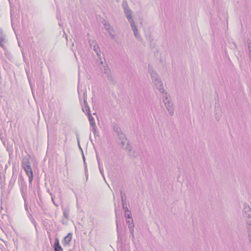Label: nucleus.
I'll list each match as a JSON object with an SVG mask.
<instances>
[{
    "label": "nucleus",
    "instance_id": "obj_34",
    "mask_svg": "<svg viewBox=\"0 0 251 251\" xmlns=\"http://www.w3.org/2000/svg\"><path fill=\"white\" fill-rule=\"evenodd\" d=\"M128 22L130 23V25H131L132 28H133V27L136 26L135 24V23H134V21L133 19L131 20L130 21H128Z\"/></svg>",
    "mask_w": 251,
    "mask_h": 251
},
{
    "label": "nucleus",
    "instance_id": "obj_49",
    "mask_svg": "<svg viewBox=\"0 0 251 251\" xmlns=\"http://www.w3.org/2000/svg\"><path fill=\"white\" fill-rule=\"evenodd\" d=\"M108 26H109V25H108ZM105 28H106V30H107L109 32H110V28L109 27H105Z\"/></svg>",
    "mask_w": 251,
    "mask_h": 251
},
{
    "label": "nucleus",
    "instance_id": "obj_24",
    "mask_svg": "<svg viewBox=\"0 0 251 251\" xmlns=\"http://www.w3.org/2000/svg\"><path fill=\"white\" fill-rule=\"evenodd\" d=\"M165 96H164L163 97V101L164 104L170 101L168 98V94H167V93H165Z\"/></svg>",
    "mask_w": 251,
    "mask_h": 251
},
{
    "label": "nucleus",
    "instance_id": "obj_47",
    "mask_svg": "<svg viewBox=\"0 0 251 251\" xmlns=\"http://www.w3.org/2000/svg\"><path fill=\"white\" fill-rule=\"evenodd\" d=\"M126 223H127V224L128 225L129 224H130V223H131V220H130V219H129V220H126Z\"/></svg>",
    "mask_w": 251,
    "mask_h": 251
},
{
    "label": "nucleus",
    "instance_id": "obj_21",
    "mask_svg": "<svg viewBox=\"0 0 251 251\" xmlns=\"http://www.w3.org/2000/svg\"><path fill=\"white\" fill-rule=\"evenodd\" d=\"M82 110L84 112L86 113L87 115H89V113H91L90 109L89 106H85L82 108Z\"/></svg>",
    "mask_w": 251,
    "mask_h": 251
},
{
    "label": "nucleus",
    "instance_id": "obj_28",
    "mask_svg": "<svg viewBox=\"0 0 251 251\" xmlns=\"http://www.w3.org/2000/svg\"><path fill=\"white\" fill-rule=\"evenodd\" d=\"M124 150H127L128 151H131V146L129 145L128 143H126V147L124 148Z\"/></svg>",
    "mask_w": 251,
    "mask_h": 251
},
{
    "label": "nucleus",
    "instance_id": "obj_17",
    "mask_svg": "<svg viewBox=\"0 0 251 251\" xmlns=\"http://www.w3.org/2000/svg\"><path fill=\"white\" fill-rule=\"evenodd\" d=\"M16 178L17 176L15 175L14 171H13L12 176L10 180L9 183L10 184L13 185L16 181Z\"/></svg>",
    "mask_w": 251,
    "mask_h": 251
},
{
    "label": "nucleus",
    "instance_id": "obj_55",
    "mask_svg": "<svg viewBox=\"0 0 251 251\" xmlns=\"http://www.w3.org/2000/svg\"><path fill=\"white\" fill-rule=\"evenodd\" d=\"M47 191L49 193H50V192L49 189H47Z\"/></svg>",
    "mask_w": 251,
    "mask_h": 251
},
{
    "label": "nucleus",
    "instance_id": "obj_35",
    "mask_svg": "<svg viewBox=\"0 0 251 251\" xmlns=\"http://www.w3.org/2000/svg\"><path fill=\"white\" fill-rule=\"evenodd\" d=\"M126 17L128 21H130L131 20H132L131 17V13H128V14H126Z\"/></svg>",
    "mask_w": 251,
    "mask_h": 251
},
{
    "label": "nucleus",
    "instance_id": "obj_48",
    "mask_svg": "<svg viewBox=\"0 0 251 251\" xmlns=\"http://www.w3.org/2000/svg\"><path fill=\"white\" fill-rule=\"evenodd\" d=\"M134 232H132V233H130L131 234V236L132 237V238L133 239L134 238V233H133Z\"/></svg>",
    "mask_w": 251,
    "mask_h": 251
},
{
    "label": "nucleus",
    "instance_id": "obj_52",
    "mask_svg": "<svg viewBox=\"0 0 251 251\" xmlns=\"http://www.w3.org/2000/svg\"><path fill=\"white\" fill-rule=\"evenodd\" d=\"M109 34H110V35L111 36V38H113L114 37V35L111 34V33L110 32H109Z\"/></svg>",
    "mask_w": 251,
    "mask_h": 251
},
{
    "label": "nucleus",
    "instance_id": "obj_36",
    "mask_svg": "<svg viewBox=\"0 0 251 251\" xmlns=\"http://www.w3.org/2000/svg\"><path fill=\"white\" fill-rule=\"evenodd\" d=\"M98 164H99V170H100V173L101 174V175L103 176V177H104V174H103V169L100 167L99 162H98Z\"/></svg>",
    "mask_w": 251,
    "mask_h": 251
},
{
    "label": "nucleus",
    "instance_id": "obj_27",
    "mask_svg": "<svg viewBox=\"0 0 251 251\" xmlns=\"http://www.w3.org/2000/svg\"><path fill=\"white\" fill-rule=\"evenodd\" d=\"M122 204L123 209L124 210L125 212L128 211V209L127 207V205L126 203V202H123V203H122Z\"/></svg>",
    "mask_w": 251,
    "mask_h": 251
},
{
    "label": "nucleus",
    "instance_id": "obj_6",
    "mask_svg": "<svg viewBox=\"0 0 251 251\" xmlns=\"http://www.w3.org/2000/svg\"><path fill=\"white\" fill-rule=\"evenodd\" d=\"M114 130L116 133L117 136L119 137V139H126V136L125 134H124L121 130V128L117 126H114Z\"/></svg>",
    "mask_w": 251,
    "mask_h": 251
},
{
    "label": "nucleus",
    "instance_id": "obj_3",
    "mask_svg": "<svg viewBox=\"0 0 251 251\" xmlns=\"http://www.w3.org/2000/svg\"><path fill=\"white\" fill-rule=\"evenodd\" d=\"M115 212L116 216V227H117V231L118 233V238L120 239V230L122 229V223L120 220V212L118 210V208L115 206Z\"/></svg>",
    "mask_w": 251,
    "mask_h": 251
},
{
    "label": "nucleus",
    "instance_id": "obj_56",
    "mask_svg": "<svg viewBox=\"0 0 251 251\" xmlns=\"http://www.w3.org/2000/svg\"><path fill=\"white\" fill-rule=\"evenodd\" d=\"M117 2H118L119 1V0H116Z\"/></svg>",
    "mask_w": 251,
    "mask_h": 251
},
{
    "label": "nucleus",
    "instance_id": "obj_22",
    "mask_svg": "<svg viewBox=\"0 0 251 251\" xmlns=\"http://www.w3.org/2000/svg\"><path fill=\"white\" fill-rule=\"evenodd\" d=\"M91 127L92 128V131L95 136L98 135V131L97 130L96 125L92 126Z\"/></svg>",
    "mask_w": 251,
    "mask_h": 251
},
{
    "label": "nucleus",
    "instance_id": "obj_51",
    "mask_svg": "<svg viewBox=\"0 0 251 251\" xmlns=\"http://www.w3.org/2000/svg\"><path fill=\"white\" fill-rule=\"evenodd\" d=\"M109 34H110V35L111 36V38H113L114 37V35L111 34V33L110 32H109Z\"/></svg>",
    "mask_w": 251,
    "mask_h": 251
},
{
    "label": "nucleus",
    "instance_id": "obj_32",
    "mask_svg": "<svg viewBox=\"0 0 251 251\" xmlns=\"http://www.w3.org/2000/svg\"><path fill=\"white\" fill-rule=\"evenodd\" d=\"M124 12L126 14H128V13H131V10L129 9V7L126 8H125L124 9Z\"/></svg>",
    "mask_w": 251,
    "mask_h": 251
},
{
    "label": "nucleus",
    "instance_id": "obj_44",
    "mask_svg": "<svg viewBox=\"0 0 251 251\" xmlns=\"http://www.w3.org/2000/svg\"><path fill=\"white\" fill-rule=\"evenodd\" d=\"M81 154H82V158H83V161L85 160V156H84V155L83 151H82Z\"/></svg>",
    "mask_w": 251,
    "mask_h": 251
},
{
    "label": "nucleus",
    "instance_id": "obj_20",
    "mask_svg": "<svg viewBox=\"0 0 251 251\" xmlns=\"http://www.w3.org/2000/svg\"><path fill=\"white\" fill-rule=\"evenodd\" d=\"M83 101H84V104L85 106H89L87 102V92L86 90H85L83 93Z\"/></svg>",
    "mask_w": 251,
    "mask_h": 251
},
{
    "label": "nucleus",
    "instance_id": "obj_25",
    "mask_svg": "<svg viewBox=\"0 0 251 251\" xmlns=\"http://www.w3.org/2000/svg\"><path fill=\"white\" fill-rule=\"evenodd\" d=\"M139 154H140V152L139 151L135 150V151H133L132 154H130V155H131L133 157L136 158L139 156Z\"/></svg>",
    "mask_w": 251,
    "mask_h": 251
},
{
    "label": "nucleus",
    "instance_id": "obj_31",
    "mask_svg": "<svg viewBox=\"0 0 251 251\" xmlns=\"http://www.w3.org/2000/svg\"><path fill=\"white\" fill-rule=\"evenodd\" d=\"M21 193H22V197L24 200V202H25V201H26V202L27 201V199H26V194L25 193L23 192L22 190H21Z\"/></svg>",
    "mask_w": 251,
    "mask_h": 251
},
{
    "label": "nucleus",
    "instance_id": "obj_41",
    "mask_svg": "<svg viewBox=\"0 0 251 251\" xmlns=\"http://www.w3.org/2000/svg\"><path fill=\"white\" fill-rule=\"evenodd\" d=\"M5 50V54L6 56H7L8 55H9V52L7 50V48H6V50Z\"/></svg>",
    "mask_w": 251,
    "mask_h": 251
},
{
    "label": "nucleus",
    "instance_id": "obj_38",
    "mask_svg": "<svg viewBox=\"0 0 251 251\" xmlns=\"http://www.w3.org/2000/svg\"><path fill=\"white\" fill-rule=\"evenodd\" d=\"M111 72L110 71H109V72H107V73H105V75H104V76L103 77H105V78H107V77H108V76L111 74Z\"/></svg>",
    "mask_w": 251,
    "mask_h": 251
},
{
    "label": "nucleus",
    "instance_id": "obj_39",
    "mask_svg": "<svg viewBox=\"0 0 251 251\" xmlns=\"http://www.w3.org/2000/svg\"><path fill=\"white\" fill-rule=\"evenodd\" d=\"M248 47H249V51L250 52V54H251V42H250L248 43Z\"/></svg>",
    "mask_w": 251,
    "mask_h": 251
},
{
    "label": "nucleus",
    "instance_id": "obj_37",
    "mask_svg": "<svg viewBox=\"0 0 251 251\" xmlns=\"http://www.w3.org/2000/svg\"><path fill=\"white\" fill-rule=\"evenodd\" d=\"M111 72L110 71H109V72H107V73H105V75H104V76L103 77H105V78H107V77H108V76L111 74Z\"/></svg>",
    "mask_w": 251,
    "mask_h": 251
},
{
    "label": "nucleus",
    "instance_id": "obj_12",
    "mask_svg": "<svg viewBox=\"0 0 251 251\" xmlns=\"http://www.w3.org/2000/svg\"><path fill=\"white\" fill-rule=\"evenodd\" d=\"M63 212V215L64 217L68 219L69 217V212H70V209L69 207H66L65 208H63L62 209Z\"/></svg>",
    "mask_w": 251,
    "mask_h": 251
},
{
    "label": "nucleus",
    "instance_id": "obj_16",
    "mask_svg": "<svg viewBox=\"0 0 251 251\" xmlns=\"http://www.w3.org/2000/svg\"><path fill=\"white\" fill-rule=\"evenodd\" d=\"M134 225L133 223V219H131L130 224L128 225V227L129 228L130 233H132V232H134Z\"/></svg>",
    "mask_w": 251,
    "mask_h": 251
},
{
    "label": "nucleus",
    "instance_id": "obj_46",
    "mask_svg": "<svg viewBox=\"0 0 251 251\" xmlns=\"http://www.w3.org/2000/svg\"><path fill=\"white\" fill-rule=\"evenodd\" d=\"M84 171H85V173H88L87 166H85V167H84Z\"/></svg>",
    "mask_w": 251,
    "mask_h": 251
},
{
    "label": "nucleus",
    "instance_id": "obj_4",
    "mask_svg": "<svg viewBox=\"0 0 251 251\" xmlns=\"http://www.w3.org/2000/svg\"><path fill=\"white\" fill-rule=\"evenodd\" d=\"M25 170L26 175L28 176L29 187L32 185V180L33 179V171L31 166L22 167Z\"/></svg>",
    "mask_w": 251,
    "mask_h": 251
},
{
    "label": "nucleus",
    "instance_id": "obj_33",
    "mask_svg": "<svg viewBox=\"0 0 251 251\" xmlns=\"http://www.w3.org/2000/svg\"><path fill=\"white\" fill-rule=\"evenodd\" d=\"M25 71H26V74L27 75V77L28 82H29V84H31V78L30 77L29 75V71H27L26 70H25Z\"/></svg>",
    "mask_w": 251,
    "mask_h": 251
},
{
    "label": "nucleus",
    "instance_id": "obj_7",
    "mask_svg": "<svg viewBox=\"0 0 251 251\" xmlns=\"http://www.w3.org/2000/svg\"><path fill=\"white\" fill-rule=\"evenodd\" d=\"M93 50L97 54V55L98 57L99 60L100 61V63L101 64H103V62L101 59L102 57L100 54L101 52L100 48L97 43H95V45L93 46Z\"/></svg>",
    "mask_w": 251,
    "mask_h": 251
},
{
    "label": "nucleus",
    "instance_id": "obj_19",
    "mask_svg": "<svg viewBox=\"0 0 251 251\" xmlns=\"http://www.w3.org/2000/svg\"><path fill=\"white\" fill-rule=\"evenodd\" d=\"M120 193H121V199L122 203L125 202V201L126 200V194L123 192L122 190H120Z\"/></svg>",
    "mask_w": 251,
    "mask_h": 251
},
{
    "label": "nucleus",
    "instance_id": "obj_26",
    "mask_svg": "<svg viewBox=\"0 0 251 251\" xmlns=\"http://www.w3.org/2000/svg\"><path fill=\"white\" fill-rule=\"evenodd\" d=\"M24 206H25V210H26L28 215H29V216H31V214H30V213L28 211V209L27 201L26 202V201H25V202H24Z\"/></svg>",
    "mask_w": 251,
    "mask_h": 251
},
{
    "label": "nucleus",
    "instance_id": "obj_1",
    "mask_svg": "<svg viewBox=\"0 0 251 251\" xmlns=\"http://www.w3.org/2000/svg\"><path fill=\"white\" fill-rule=\"evenodd\" d=\"M149 72L151 75L152 81L154 84L155 88L161 93L164 92L163 87V83L160 80V78L158 75L153 70V68L149 65Z\"/></svg>",
    "mask_w": 251,
    "mask_h": 251
},
{
    "label": "nucleus",
    "instance_id": "obj_2",
    "mask_svg": "<svg viewBox=\"0 0 251 251\" xmlns=\"http://www.w3.org/2000/svg\"><path fill=\"white\" fill-rule=\"evenodd\" d=\"M243 213L244 217L247 219V230H248L249 228H251L250 230H251V208L246 203L243 204Z\"/></svg>",
    "mask_w": 251,
    "mask_h": 251
},
{
    "label": "nucleus",
    "instance_id": "obj_43",
    "mask_svg": "<svg viewBox=\"0 0 251 251\" xmlns=\"http://www.w3.org/2000/svg\"><path fill=\"white\" fill-rule=\"evenodd\" d=\"M21 179V183H22L23 182H24V178L21 176H19V179Z\"/></svg>",
    "mask_w": 251,
    "mask_h": 251
},
{
    "label": "nucleus",
    "instance_id": "obj_54",
    "mask_svg": "<svg viewBox=\"0 0 251 251\" xmlns=\"http://www.w3.org/2000/svg\"><path fill=\"white\" fill-rule=\"evenodd\" d=\"M49 194L51 196V197H53V194L51 192H50Z\"/></svg>",
    "mask_w": 251,
    "mask_h": 251
},
{
    "label": "nucleus",
    "instance_id": "obj_14",
    "mask_svg": "<svg viewBox=\"0 0 251 251\" xmlns=\"http://www.w3.org/2000/svg\"><path fill=\"white\" fill-rule=\"evenodd\" d=\"M88 120L90 122V126H94L96 125L95 123V120L93 116H92L91 113H89V115H87Z\"/></svg>",
    "mask_w": 251,
    "mask_h": 251
},
{
    "label": "nucleus",
    "instance_id": "obj_8",
    "mask_svg": "<svg viewBox=\"0 0 251 251\" xmlns=\"http://www.w3.org/2000/svg\"><path fill=\"white\" fill-rule=\"evenodd\" d=\"M54 251H63V250L59 244V240L58 238H55V242L52 246Z\"/></svg>",
    "mask_w": 251,
    "mask_h": 251
},
{
    "label": "nucleus",
    "instance_id": "obj_29",
    "mask_svg": "<svg viewBox=\"0 0 251 251\" xmlns=\"http://www.w3.org/2000/svg\"><path fill=\"white\" fill-rule=\"evenodd\" d=\"M121 140V147L122 148H124V147L125 146V144L126 143V141L127 139H120Z\"/></svg>",
    "mask_w": 251,
    "mask_h": 251
},
{
    "label": "nucleus",
    "instance_id": "obj_10",
    "mask_svg": "<svg viewBox=\"0 0 251 251\" xmlns=\"http://www.w3.org/2000/svg\"><path fill=\"white\" fill-rule=\"evenodd\" d=\"M72 239V233H69L63 239V245L66 246L68 245L71 241Z\"/></svg>",
    "mask_w": 251,
    "mask_h": 251
},
{
    "label": "nucleus",
    "instance_id": "obj_13",
    "mask_svg": "<svg viewBox=\"0 0 251 251\" xmlns=\"http://www.w3.org/2000/svg\"><path fill=\"white\" fill-rule=\"evenodd\" d=\"M107 79L108 80V81H109V83H110L112 84H115L116 82L115 78L114 76L112 74H111L108 76Z\"/></svg>",
    "mask_w": 251,
    "mask_h": 251
},
{
    "label": "nucleus",
    "instance_id": "obj_15",
    "mask_svg": "<svg viewBox=\"0 0 251 251\" xmlns=\"http://www.w3.org/2000/svg\"><path fill=\"white\" fill-rule=\"evenodd\" d=\"M134 33V35L135 37L137 39H141V36H140L138 29L137 28V26L133 27V28H132Z\"/></svg>",
    "mask_w": 251,
    "mask_h": 251
},
{
    "label": "nucleus",
    "instance_id": "obj_40",
    "mask_svg": "<svg viewBox=\"0 0 251 251\" xmlns=\"http://www.w3.org/2000/svg\"><path fill=\"white\" fill-rule=\"evenodd\" d=\"M77 143H78V147L80 149V150L81 151H82V150L80 147V144H79V139H78V138L77 137Z\"/></svg>",
    "mask_w": 251,
    "mask_h": 251
},
{
    "label": "nucleus",
    "instance_id": "obj_5",
    "mask_svg": "<svg viewBox=\"0 0 251 251\" xmlns=\"http://www.w3.org/2000/svg\"><path fill=\"white\" fill-rule=\"evenodd\" d=\"M7 42L6 40V36L4 34L2 30H0V46L4 50H6V46L5 44Z\"/></svg>",
    "mask_w": 251,
    "mask_h": 251
},
{
    "label": "nucleus",
    "instance_id": "obj_23",
    "mask_svg": "<svg viewBox=\"0 0 251 251\" xmlns=\"http://www.w3.org/2000/svg\"><path fill=\"white\" fill-rule=\"evenodd\" d=\"M125 216L126 218L129 219H133L131 216V214L130 211L128 210V211L127 212H125Z\"/></svg>",
    "mask_w": 251,
    "mask_h": 251
},
{
    "label": "nucleus",
    "instance_id": "obj_45",
    "mask_svg": "<svg viewBox=\"0 0 251 251\" xmlns=\"http://www.w3.org/2000/svg\"><path fill=\"white\" fill-rule=\"evenodd\" d=\"M51 200H52V201L53 203V204L54 205H56V204H55V203L54 202V197H51Z\"/></svg>",
    "mask_w": 251,
    "mask_h": 251
},
{
    "label": "nucleus",
    "instance_id": "obj_18",
    "mask_svg": "<svg viewBox=\"0 0 251 251\" xmlns=\"http://www.w3.org/2000/svg\"><path fill=\"white\" fill-rule=\"evenodd\" d=\"M100 69L101 72L104 75H105V73H107V72H109V71H110L107 66H102V67H101Z\"/></svg>",
    "mask_w": 251,
    "mask_h": 251
},
{
    "label": "nucleus",
    "instance_id": "obj_11",
    "mask_svg": "<svg viewBox=\"0 0 251 251\" xmlns=\"http://www.w3.org/2000/svg\"><path fill=\"white\" fill-rule=\"evenodd\" d=\"M30 156L28 155L27 156H25L24 157L22 162V167H25V166H30Z\"/></svg>",
    "mask_w": 251,
    "mask_h": 251
},
{
    "label": "nucleus",
    "instance_id": "obj_42",
    "mask_svg": "<svg viewBox=\"0 0 251 251\" xmlns=\"http://www.w3.org/2000/svg\"><path fill=\"white\" fill-rule=\"evenodd\" d=\"M31 222L34 224V226L36 227V221H35V220L34 219H31Z\"/></svg>",
    "mask_w": 251,
    "mask_h": 251
},
{
    "label": "nucleus",
    "instance_id": "obj_50",
    "mask_svg": "<svg viewBox=\"0 0 251 251\" xmlns=\"http://www.w3.org/2000/svg\"><path fill=\"white\" fill-rule=\"evenodd\" d=\"M85 174L86 178L87 179H88V173H85Z\"/></svg>",
    "mask_w": 251,
    "mask_h": 251
},
{
    "label": "nucleus",
    "instance_id": "obj_53",
    "mask_svg": "<svg viewBox=\"0 0 251 251\" xmlns=\"http://www.w3.org/2000/svg\"><path fill=\"white\" fill-rule=\"evenodd\" d=\"M83 163H84V167H85V166H87V165H86V163L85 160L83 161Z\"/></svg>",
    "mask_w": 251,
    "mask_h": 251
},
{
    "label": "nucleus",
    "instance_id": "obj_9",
    "mask_svg": "<svg viewBox=\"0 0 251 251\" xmlns=\"http://www.w3.org/2000/svg\"><path fill=\"white\" fill-rule=\"evenodd\" d=\"M164 104L170 115L173 116L174 115L173 103L171 101H169Z\"/></svg>",
    "mask_w": 251,
    "mask_h": 251
},
{
    "label": "nucleus",
    "instance_id": "obj_30",
    "mask_svg": "<svg viewBox=\"0 0 251 251\" xmlns=\"http://www.w3.org/2000/svg\"><path fill=\"white\" fill-rule=\"evenodd\" d=\"M122 7H123V9H125V8L127 9V8L128 7V6L126 1L125 0L123 2Z\"/></svg>",
    "mask_w": 251,
    "mask_h": 251
}]
</instances>
